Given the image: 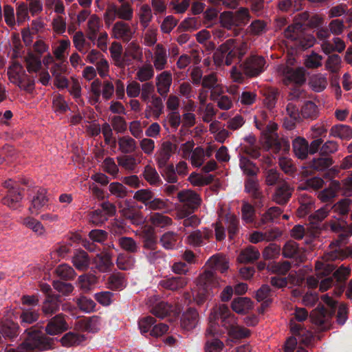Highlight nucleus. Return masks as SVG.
<instances>
[{"instance_id": "obj_1", "label": "nucleus", "mask_w": 352, "mask_h": 352, "mask_svg": "<svg viewBox=\"0 0 352 352\" xmlns=\"http://www.w3.org/2000/svg\"><path fill=\"white\" fill-rule=\"evenodd\" d=\"M349 235L350 234L347 232L340 234L338 238L329 245V250L316 262L317 278L309 276L307 279V283L310 287H316L322 276H328L334 270V266L329 261L336 259L342 260L347 256V254L344 250V246Z\"/></svg>"}, {"instance_id": "obj_2", "label": "nucleus", "mask_w": 352, "mask_h": 352, "mask_svg": "<svg viewBox=\"0 0 352 352\" xmlns=\"http://www.w3.org/2000/svg\"><path fill=\"white\" fill-rule=\"evenodd\" d=\"M249 47L250 45L245 40L230 38L219 47L214 54V60L218 65L223 63L230 65L234 59L241 60Z\"/></svg>"}, {"instance_id": "obj_3", "label": "nucleus", "mask_w": 352, "mask_h": 352, "mask_svg": "<svg viewBox=\"0 0 352 352\" xmlns=\"http://www.w3.org/2000/svg\"><path fill=\"white\" fill-rule=\"evenodd\" d=\"M196 287L192 294L194 301L198 305L204 304L214 294V290L221 285V280L211 270H205L195 280Z\"/></svg>"}, {"instance_id": "obj_4", "label": "nucleus", "mask_w": 352, "mask_h": 352, "mask_svg": "<svg viewBox=\"0 0 352 352\" xmlns=\"http://www.w3.org/2000/svg\"><path fill=\"white\" fill-rule=\"evenodd\" d=\"M52 339L42 331L30 330L28 337L16 348L6 349L5 352H34L35 350H45L50 347Z\"/></svg>"}, {"instance_id": "obj_5", "label": "nucleus", "mask_w": 352, "mask_h": 352, "mask_svg": "<svg viewBox=\"0 0 352 352\" xmlns=\"http://www.w3.org/2000/svg\"><path fill=\"white\" fill-rule=\"evenodd\" d=\"M250 19V10L243 7L234 12L226 11L220 14V23L223 28L228 30H232L235 27L245 26Z\"/></svg>"}, {"instance_id": "obj_6", "label": "nucleus", "mask_w": 352, "mask_h": 352, "mask_svg": "<svg viewBox=\"0 0 352 352\" xmlns=\"http://www.w3.org/2000/svg\"><path fill=\"white\" fill-rule=\"evenodd\" d=\"M177 198L184 204L177 213L179 219H184L192 213L201 204V198L192 190H186L177 194Z\"/></svg>"}, {"instance_id": "obj_7", "label": "nucleus", "mask_w": 352, "mask_h": 352, "mask_svg": "<svg viewBox=\"0 0 352 352\" xmlns=\"http://www.w3.org/2000/svg\"><path fill=\"white\" fill-rule=\"evenodd\" d=\"M240 67L244 74L250 78L256 77L263 73L267 67L265 59L258 55H251L241 64Z\"/></svg>"}, {"instance_id": "obj_8", "label": "nucleus", "mask_w": 352, "mask_h": 352, "mask_svg": "<svg viewBox=\"0 0 352 352\" xmlns=\"http://www.w3.org/2000/svg\"><path fill=\"white\" fill-rule=\"evenodd\" d=\"M210 318V320L221 318V324L227 329L228 332L236 324L234 315L230 312L228 307L223 304L213 308Z\"/></svg>"}, {"instance_id": "obj_9", "label": "nucleus", "mask_w": 352, "mask_h": 352, "mask_svg": "<svg viewBox=\"0 0 352 352\" xmlns=\"http://www.w3.org/2000/svg\"><path fill=\"white\" fill-rule=\"evenodd\" d=\"M135 32V30L128 23L118 21L112 27L111 36L123 42H129L133 38Z\"/></svg>"}, {"instance_id": "obj_10", "label": "nucleus", "mask_w": 352, "mask_h": 352, "mask_svg": "<svg viewBox=\"0 0 352 352\" xmlns=\"http://www.w3.org/2000/svg\"><path fill=\"white\" fill-rule=\"evenodd\" d=\"M245 190L255 201L254 204L256 207L263 206L265 196L260 188L257 179L254 177L247 179L245 182Z\"/></svg>"}, {"instance_id": "obj_11", "label": "nucleus", "mask_w": 352, "mask_h": 352, "mask_svg": "<svg viewBox=\"0 0 352 352\" xmlns=\"http://www.w3.org/2000/svg\"><path fill=\"white\" fill-rule=\"evenodd\" d=\"M168 54L166 48L161 43H158L153 49L152 56L153 67L157 71L164 69L168 64Z\"/></svg>"}, {"instance_id": "obj_12", "label": "nucleus", "mask_w": 352, "mask_h": 352, "mask_svg": "<svg viewBox=\"0 0 352 352\" xmlns=\"http://www.w3.org/2000/svg\"><path fill=\"white\" fill-rule=\"evenodd\" d=\"M157 298L156 296L150 297L148 299L147 304L151 307V312L155 316L164 318L170 314L173 311V307L168 302L161 301L157 302Z\"/></svg>"}, {"instance_id": "obj_13", "label": "nucleus", "mask_w": 352, "mask_h": 352, "mask_svg": "<svg viewBox=\"0 0 352 352\" xmlns=\"http://www.w3.org/2000/svg\"><path fill=\"white\" fill-rule=\"evenodd\" d=\"M201 85L204 89L210 90V99L217 100V94H221L223 92L222 87L219 83L217 74L211 73L203 77Z\"/></svg>"}, {"instance_id": "obj_14", "label": "nucleus", "mask_w": 352, "mask_h": 352, "mask_svg": "<svg viewBox=\"0 0 352 352\" xmlns=\"http://www.w3.org/2000/svg\"><path fill=\"white\" fill-rule=\"evenodd\" d=\"M93 263L99 272H107L111 270L113 265L112 254L109 252L108 250H104L96 255L93 258Z\"/></svg>"}, {"instance_id": "obj_15", "label": "nucleus", "mask_w": 352, "mask_h": 352, "mask_svg": "<svg viewBox=\"0 0 352 352\" xmlns=\"http://www.w3.org/2000/svg\"><path fill=\"white\" fill-rule=\"evenodd\" d=\"M293 189L286 182L280 184L272 195V200L279 205L287 203L292 195Z\"/></svg>"}, {"instance_id": "obj_16", "label": "nucleus", "mask_w": 352, "mask_h": 352, "mask_svg": "<svg viewBox=\"0 0 352 352\" xmlns=\"http://www.w3.org/2000/svg\"><path fill=\"white\" fill-rule=\"evenodd\" d=\"M177 145L169 141L164 142L158 152L157 162L160 168L166 165L172 154L176 151Z\"/></svg>"}, {"instance_id": "obj_17", "label": "nucleus", "mask_w": 352, "mask_h": 352, "mask_svg": "<svg viewBox=\"0 0 352 352\" xmlns=\"http://www.w3.org/2000/svg\"><path fill=\"white\" fill-rule=\"evenodd\" d=\"M67 329L66 322L61 314L52 318L45 327L46 333L51 336L59 334Z\"/></svg>"}, {"instance_id": "obj_18", "label": "nucleus", "mask_w": 352, "mask_h": 352, "mask_svg": "<svg viewBox=\"0 0 352 352\" xmlns=\"http://www.w3.org/2000/svg\"><path fill=\"white\" fill-rule=\"evenodd\" d=\"M47 202L48 198L46 190L39 188L32 199L31 206L29 210L32 214H37L39 210L47 205Z\"/></svg>"}, {"instance_id": "obj_19", "label": "nucleus", "mask_w": 352, "mask_h": 352, "mask_svg": "<svg viewBox=\"0 0 352 352\" xmlns=\"http://www.w3.org/2000/svg\"><path fill=\"white\" fill-rule=\"evenodd\" d=\"M199 322V314L195 309L189 308L182 315L181 319L182 327L186 330L193 329Z\"/></svg>"}, {"instance_id": "obj_20", "label": "nucleus", "mask_w": 352, "mask_h": 352, "mask_svg": "<svg viewBox=\"0 0 352 352\" xmlns=\"http://www.w3.org/2000/svg\"><path fill=\"white\" fill-rule=\"evenodd\" d=\"M172 74L168 71H164L156 77L157 92L161 96H165L170 90L172 84Z\"/></svg>"}, {"instance_id": "obj_21", "label": "nucleus", "mask_w": 352, "mask_h": 352, "mask_svg": "<svg viewBox=\"0 0 352 352\" xmlns=\"http://www.w3.org/2000/svg\"><path fill=\"white\" fill-rule=\"evenodd\" d=\"M77 324L82 331L95 333L100 329L101 319L99 316H93L79 320Z\"/></svg>"}, {"instance_id": "obj_22", "label": "nucleus", "mask_w": 352, "mask_h": 352, "mask_svg": "<svg viewBox=\"0 0 352 352\" xmlns=\"http://www.w3.org/2000/svg\"><path fill=\"white\" fill-rule=\"evenodd\" d=\"M72 263L76 270L85 271L89 267L90 258L86 252L82 250H77L74 252L72 258Z\"/></svg>"}, {"instance_id": "obj_23", "label": "nucleus", "mask_w": 352, "mask_h": 352, "mask_svg": "<svg viewBox=\"0 0 352 352\" xmlns=\"http://www.w3.org/2000/svg\"><path fill=\"white\" fill-rule=\"evenodd\" d=\"M188 284V279L182 276L170 277L165 278L160 282V285L163 288L171 291H177L184 288Z\"/></svg>"}, {"instance_id": "obj_24", "label": "nucleus", "mask_w": 352, "mask_h": 352, "mask_svg": "<svg viewBox=\"0 0 352 352\" xmlns=\"http://www.w3.org/2000/svg\"><path fill=\"white\" fill-rule=\"evenodd\" d=\"M60 307L59 296L48 294L43 302L42 311L45 316H52L58 311Z\"/></svg>"}, {"instance_id": "obj_25", "label": "nucleus", "mask_w": 352, "mask_h": 352, "mask_svg": "<svg viewBox=\"0 0 352 352\" xmlns=\"http://www.w3.org/2000/svg\"><path fill=\"white\" fill-rule=\"evenodd\" d=\"M290 329L292 333L298 337L300 342L307 345L311 342L313 338L312 333L303 329L300 324L296 323L294 321L291 320Z\"/></svg>"}, {"instance_id": "obj_26", "label": "nucleus", "mask_w": 352, "mask_h": 352, "mask_svg": "<svg viewBox=\"0 0 352 352\" xmlns=\"http://www.w3.org/2000/svg\"><path fill=\"white\" fill-rule=\"evenodd\" d=\"M252 308V302L247 297H238L232 302V310L239 314H245Z\"/></svg>"}, {"instance_id": "obj_27", "label": "nucleus", "mask_w": 352, "mask_h": 352, "mask_svg": "<svg viewBox=\"0 0 352 352\" xmlns=\"http://www.w3.org/2000/svg\"><path fill=\"white\" fill-rule=\"evenodd\" d=\"M267 142L270 147L276 152L283 151L285 153L289 151V142L287 138H279L278 135H272L267 138Z\"/></svg>"}, {"instance_id": "obj_28", "label": "nucleus", "mask_w": 352, "mask_h": 352, "mask_svg": "<svg viewBox=\"0 0 352 352\" xmlns=\"http://www.w3.org/2000/svg\"><path fill=\"white\" fill-rule=\"evenodd\" d=\"M207 264L210 268L219 271L221 273H223L229 268L227 258L221 254L213 255L208 259Z\"/></svg>"}, {"instance_id": "obj_29", "label": "nucleus", "mask_w": 352, "mask_h": 352, "mask_svg": "<svg viewBox=\"0 0 352 352\" xmlns=\"http://www.w3.org/2000/svg\"><path fill=\"white\" fill-rule=\"evenodd\" d=\"M310 318L312 322L324 329L325 328L324 325L329 320V315L327 314L323 307H318L311 311Z\"/></svg>"}, {"instance_id": "obj_30", "label": "nucleus", "mask_w": 352, "mask_h": 352, "mask_svg": "<svg viewBox=\"0 0 352 352\" xmlns=\"http://www.w3.org/2000/svg\"><path fill=\"white\" fill-rule=\"evenodd\" d=\"M285 84H289V82H294L296 85H299L302 84L305 80V75L302 69L298 68L296 69L287 67L285 71Z\"/></svg>"}, {"instance_id": "obj_31", "label": "nucleus", "mask_w": 352, "mask_h": 352, "mask_svg": "<svg viewBox=\"0 0 352 352\" xmlns=\"http://www.w3.org/2000/svg\"><path fill=\"white\" fill-rule=\"evenodd\" d=\"M296 156L301 160L305 159L309 153L308 142L303 138H296L292 143Z\"/></svg>"}, {"instance_id": "obj_32", "label": "nucleus", "mask_w": 352, "mask_h": 352, "mask_svg": "<svg viewBox=\"0 0 352 352\" xmlns=\"http://www.w3.org/2000/svg\"><path fill=\"white\" fill-rule=\"evenodd\" d=\"M303 36L302 25L300 23H295L289 25L284 32V36L289 41L297 43L299 38Z\"/></svg>"}, {"instance_id": "obj_33", "label": "nucleus", "mask_w": 352, "mask_h": 352, "mask_svg": "<svg viewBox=\"0 0 352 352\" xmlns=\"http://www.w3.org/2000/svg\"><path fill=\"white\" fill-rule=\"evenodd\" d=\"M148 109L152 111L153 117L155 119H158L164 110V104L162 98L157 96L152 97L151 105L148 106L145 111V117L146 118L151 116V113L148 112Z\"/></svg>"}, {"instance_id": "obj_34", "label": "nucleus", "mask_w": 352, "mask_h": 352, "mask_svg": "<svg viewBox=\"0 0 352 352\" xmlns=\"http://www.w3.org/2000/svg\"><path fill=\"white\" fill-rule=\"evenodd\" d=\"M259 256L260 252L255 247L248 246L241 250L237 259L240 263H247L256 261Z\"/></svg>"}, {"instance_id": "obj_35", "label": "nucleus", "mask_w": 352, "mask_h": 352, "mask_svg": "<svg viewBox=\"0 0 352 352\" xmlns=\"http://www.w3.org/2000/svg\"><path fill=\"white\" fill-rule=\"evenodd\" d=\"M22 198L19 190H8L7 195L2 199V202L12 209H17L21 206Z\"/></svg>"}, {"instance_id": "obj_36", "label": "nucleus", "mask_w": 352, "mask_h": 352, "mask_svg": "<svg viewBox=\"0 0 352 352\" xmlns=\"http://www.w3.org/2000/svg\"><path fill=\"white\" fill-rule=\"evenodd\" d=\"M339 182L333 181L329 188L324 189L318 193V197L322 202H328L333 199L340 189Z\"/></svg>"}, {"instance_id": "obj_37", "label": "nucleus", "mask_w": 352, "mask_h": 352, "mask_svg": "<svg viewBox=\"0 0 352 352\" xmlns=\"http://www.w3.org/2000/svg\"><path fill=\"white\" fill-rule=\"evenodd\" d=\"M138 16L142 30L149 26L153 18L151 8L148 4H144L140 7Z\"/></svg>"}, {"instance_id": "obj_38", "label": "nucleus", "mask_w": 352, "mask_h": 352, "mask_svg": "<svg viewBox=\"0 0 352 352\" xmlns=\"http://www.w3.org/2000/svg\"><path fill=\"white\" fill-rule=\"evenodd\" d=\"M100 19L96 14L90 15L87 21V36L90 40H95L101 28Z\"/></svg>"}, {"instance_id": "obj_39", "label": "nucleus", "mask_w": 352, "mask_h": 352, "mask_svg": "<svg viewBox=\"0 0 352 352\" xmlns=\"http://www.w3.org/2000/svg\"><path fill=\"white\" fill-rule=\"evenodd\" d=\"M119 6H116L118 18L124 21H129L133 17V8L131 4L126 1L120 2Z\"/></svg>"}, {"instance_id": "obj_40", "label": "nucleus", "mask_w": 352, "mask_h": 352, "mask_svg": "<svg viewBox=\"0 0 352 352\" xmlns=\"http://www.w3.org/2000/svg\"><path fill=\"white\" fill-rule=\"evenodd\" d=\"M144 179L151 186H158L162 184V179L156 169L151 165H146L143 171Z\"/></svg>"}, {"instance_id": "obj_41", "label": "nucleus", "mask_w": 352, "mask_h": 352, "mask_svg": "<svg viewBox=\"0 0 352 352\" xmlns=\"http://www.w3.org/2000/svg\"><path fill=\"white\" fill-rule=\"evenodd\" d=\"M25 74L23 67L18 63H14L8 70L9 80L14 85L20 82V80H22V78H24Z\"/></svg>"}, {"instance_id": "obj_42", "label": "nucleus", "mask_w": 352, "mask_h": 352, "mask_svg": "<svg viewBox=\"0 0 352 352\" xmlns=\"http://www.w3.org/2000/svg\"><path fill=\"white\" fill-rule=\"evenodd\" d=\"M330 135L335 138L347 140L352 138V129L347 125L338 124L331 127Z\"/></svg>"}, {"instance_id": "obj_43", "label": "nucleus", "mask_w": 352, "mask_h": 352, "mask_svg": "<svg viewBox=\"0 0 352 352\" xmlns=\"http://www.w3.org/2000/svg\"><path fill=\"white\" fill-rule=\"evenodd\" d=\"M154 67L150 64L140 67L135 74V79L140 82H146L154 76Z\"/></svg>"}, {"instance_id": "obj_44", "label": "nucleus", "mask_w": 352, "mask_h": 352, "mask_svg": "<svg viewBox=\"0 0 352 352\" xmlns=\"http://www.w3.org/2000/svg\"><path fill=\"white\" fill-rule=\"evenodd\" d=\"M118 146L123 153H131L137 148L135 140L130 136H123L118 139Z\"/></svg>"}, {"instance_id": "obj_45", "label": "nucleus", "mask_w": 352, "mask_h": 352, "mask_svg": "<svg viewBox=\"0 0 352 352\" xmlns=\"http://www.w3.org/2000/svg\"><path fill=\"white\" fill-rule=\"evenodd\" d=\"M23 224L28 228L30 229L36 234L42 236L45 233V229L43 224L36 219L30 217H25L23 219Z\"/></svg>"}, {"instance_id": "obj_46", "label": "nucleus", "mask_w": 352, "mask_h": 352, "mask_svg": "<svg viewBox=\"0 0 352 352\" xmlns=\"http://www.w3.org/2000/svg\"><path fill=\"white\" fill-rule=\"evenodd\" d=\"M107 285L111 289H122L126 285L124 274L120 272L111 274L108 278Z\"/></svg>"}, {"instance_id": "obj_47", "label": "nucleus", "mask_w": 352, "mask_h": 352, "mask_svg": "<svg viewBox=\"0 0 352 352\" xmlns=\"http://www.w3.org/2000/svg\"><path fill=\"white\" fill-rule=\"evenodd\" d=\"M309 85L310 87L316 92L323 91L327 86V78L321 74H316L310 78Z\"/></svg>"}, {"instance_id": "obj_48", "label": "nucleus", "mask_w": 352, "mask_h": 352, "mask_svg": "<svg viewBox=\"0 0 352 352\" xmlns=\"http://www.w3.org/2000/svg\"><path fill=\"white\" fill-rule=\"evenodd\" d=\"M135 259L133 256L124 253L118 255L116 259V265L121 270H128L131 269L135 264Z\"/></svg>"}, {"instance_id": "obj_49", "label": "nucleus", "mask_w": 352, "mask_h": 352, "mask_svg": "<svg viewBox=\"0 0 352 352\" xmlns=\"http://www.w3.org/2000/svg\"><path fill=\"white\" fill-rule=\"evenodd\" d=\"M84 336L79 335L73 332L67 333L60 339L62 344L65 346L69 347L74 345H78L85 340Z\"/></svg>"}, {"instance_id": "obj_50", "label": "nucleus", "mask_w": 352, "mask_h": 352, "mask_svg": "<svg viewBox=\"0 0 352 352\" xmlns=\"http://www.w3.org/2000/svg\"><path fill=\"white\" fill-rule=\"evenodd\" d=\"M226 224L230 239H233L239 232V222L238 218L233 214L226 215Z\"/></svg>"}, {"instance_id": "obj_51", "label": "nucleus", "mask_w": 352, "mask_h": 352, "mask_svg": "<svg viewBox=\"0 0 352 352\" xmlns=\"http://www.w3.org/2000/svg\"><path fill=\"white\" fill-rule=\"evenodd\" d=\"M25 63L29 72H37L41 67V56L32 52L25 56Z\"/></svg>"}, {"instance_id": "obj_52", "label": "nucleus", "mask_w": 352, "mask_h": 352, "mask_svg": "<svg viewBox=\"0 0 352 352\" xmlns=\"http://www.w3.org/2000/svg\"><path fill=\"white\" fill-rule=\"evenodd\" d=\"M256 211L254 207L246 201H243L241 207V219L246 223L254 221Z\"/></svg>"}, {"instance_id": "obj_53", "label": "nucleus", "mask_w": 352, "mask_h": 352, "mask_svg": "<svg viewBox=\"0 0 352 352\" xmlns=\"http://www.w3.org/2000/svg\"><path fill=\"white\" fill-rule=\"evenodd\" d=\"M39 317L38 310L33 309H23L20 315L21 323L22 325L30 324L36 322Z\"/></svg>"}, {"instance_id": "obj_54", "label": "nucleus", "mask_w": 352, "mask_h": 352, "mask_svg": "<svg viewBox=\"0 0 352 352\" xmlns=\"http://www.w3.org/2000/svg\"><path fill=\"white\" fill-rule=\"evenodd\" d=\"M118 244L123 250L129 253H135L139 249L136 241L131 237H120Z\"/></svg>"}, {"instance_id": "obj_55", "label": "nucleus", "mask_w": 352, "mask_h": 352, "mask_svg": "<svg viewBox=\"0 0 352 352\" xmlns=\"http://www.w3.org/2000/svg\"><path fill=\"white\" fill-rule=\"evenodd\" d=\"M143 34L144 44L151 47L154 45L157 41V28L155 26H148L144 30Z\"/></svg>"}, {"instance_id": "obj_56", "label": "nucleus", "mask_w": 352, "mask_h": 352, "mask_svg": "<svg viewBox=\"0 0 352 352\" xmlns=\"http://www.w3.org/2000/svg\"><path fill=\"white\" fill-rule=\"evenodd\" d=\"M58 277L64 280H72L76 276L74 270L68 264H61L56 269Z\"/></svg>"}, {"instance_id": "obj_57", "label": "nucleus", "mask_w": 352, "mask_h": 352, "mask_svg": "<svg viewBox=\"0 0 352 352\" xmlns=\"http://www.w3.org/2000/svg\"><path fill=\"white\" fill-rule=\"evenodd\" d=\"M73 43L76 50L82 53L86 54L87 46L89 45L85 40L84 34L81 31L76 32L73 36Z\"/></svg>"}, {"instance_id": "obj_58", "label": "nucleus", "mask_w": 352, "mask_h": 352, "mask_svg": "<svg viewBox=\"0 0 352 352\" xmlns=\"http://www.w3.org/2000/svg\"><path fill=\"white\" fill-rule=\"evenodd\" d=\"M300 206L297 210L298 216L303 217L314 209V201L312 198L301 197Z\"/></svg>"}, {"instance_id": "obj_59", "label": "nucleus", "mask_w": 352, "mask_h": 352, "mask_svg": "<svg viewBox=\"0 0 352 352\" xmlns=\"http://www.w3.org/2000/svg\"><path fill=\"white\" fill-rule=\"evenodd\" d=\"M283 255L286 258L300 257L302 261L301 256L299 255V248L298 244L293 241L287 242L283 248Z\"/></svg>"}, {"instance_id": "obj_60", "label": "nucleus", "mask_w": 352, "mask_h": 352, "mask_svg": "<svg viewBox=\"0 0 352 352\" xmlns=\"http://www.w3.org/2000/svg\"><path fill=\"white\" fill-rule=\"evenodd\" d=\"M324 181L321 177H314L306 179L304 182L301 183L298 188L301 190H317L322 188L324 185Z\"/></svg>"}, {"instance_id": "obj_61", "label": "nucleus", "mask_w": 352, "mask_h": 352, "mask_svg": "<svg viewBox=\"0 0 352 352\" xmlns=\"http://www.w3.org/2000/svg\"><path fill=\"white\" fill-rule=\"evenodd\" d=\"M76 302L78 308L85 313H90L95 310L96 302L91 298L86 296H81L76 299Z\"/></svg>"}, {"instance_id": "obj_62", "label": "nucleus", "mask_w": 352, "mask_h": 352, "mask_svg": "<svg viewBox=\"0 0 352 352\" xmlns=\"http://www.w3.org/2000/svg\"><path fill=\"white\" fill-rule=\"evenodd\" d=\"M124 56H129L134 60H140L143 56L142 49L137 43L131 42L126 48Z\"/></svg>"}, {"instance_id": "obj_63", "label": "nucleus", "mask_w": 352, "mask_h": 352, "mask_svg": "<svg viewBox=\"0 0 352 352\" xmlns=\"http://www.w3.org/2000/svg\"><path fill=\"white\" fill-rule=\"evenodd\" d=\"M1 333L6 337L13 338L19 334V326L12 321H6L1 326Z\"/></svg>"}, {"instance_id": "obj_64", "label": "nucleus", "mask_w": 352, "mask_h": 352, "mask_svg": "<svg viewBox=\"0 0 352 352\" xmlns=\"http://www.w3.org/2000/svg\"><path fill=\"white\" fill-rule=\"evenodd\" d=\"M247 30L252 35L258 36L267 31V24L260 19L254 20L248 27Z\"/></svg>"}]
</instances>
